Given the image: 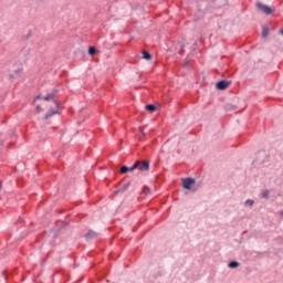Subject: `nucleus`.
Wrapping results in <instances>:
<instances>
[{
  "mask_svg": "<svg viewBox=\"0 0 283 283\" xmlns=\"http://www.w3.org/2000/svg\"><path fill=\"white\" fill-rule=\"evenodd\" d=\"M56 91H53L52 93H49L46 96L43 97V101H53L55 107L50 108L48 113L44 115V120H48L52 118V116H55V114H61V103H59L56 99Z\"/></svg>",
  "mask_w": 283,
  "mask_h": 283,
  "instance_id": "nucleus-1",
  "label": "nucleus"
},
{
  "mask_svg": "<svg viewBox=\"0 0 283 283\" xmlns=\"http://www.w3.org/2000/svg\"><path fill=\"white\" fill-rule=\"evenodd\" d=\"M182 187L184 189H192V191H198L200 187H202L201 181H196L193 178H186L182 180Z\"/></svg>",
  "mask_w": 283,
  "mask_h": 283,
  "instance_id": "nucleus-2",
  "label": "nucleus"
},
{
  "mask_svg": "<svg viewBox=\"0 0 283 283\" xmlns=\"http://www.w3.org/2000/svg\"><path fill=\"white\" fill-rule=\"evenodd\" d=\"M256 8L263 12V14H273V12H275V9L266 6V4H263L262 2H258L256 3Z\"/></svg>",
  "mask_w": 283,
  "mask_h": 283,
  "instance_id": "nucleus-3",
  "label": "nucleus"
},
{
  "mask_svg": "<svg viewBox=\"0 0 283 283\" xmlns=\"http://www.w3.org/2000/svg\"><path fill=\"white\" fill-rule=\"evenodd\" d=\"M21 74H23V69H17L13 73L9 74V78L10 81H14V78H19Z\"/></svg>",
  "mask_w": 283,
  "mask_h": 283,
  "instance_id": "nucleus-4",
  "label": "nucleus"
},
{
  "mask_svg": "<svg viewBox=\"0 0 283 283\" xmlns=\"http://www.w3.org/2000/svg\"><path fill=\"white\" fill-rule=\"evenodd\" d=\"M229 85H231V82L223 80V81L218 82L216 87H217V90H227V87H229Z\"/></svg>",
  "mask_w": 283,
  "mask_h": 283,
  "instance_id": "nucleus-5",
  "label": "nucleus"
},
{
  "mask_svg": "<svg viewBox=\"0 0 283 283\" xmlns=\"http://www.w3.org/2000/svg\"><path fill=\"white\" fill-rule=\"evenodd\" d=\"M138 167L139 171H149V160L140 161Z\"/></svg>",
  "mask_w": 283,
  "mask_h": 283,
  "instance_id": "nucleus-6",
  "label": "nucleus"
},
{
  "mask_svg": "<svg viewBox=\"0 0 283 283\" xmlns=\"http://www.w3.org/2000/svg\"><path fill=\"white\" fill-rule=\"evenodd\" d=\"M98 237V232H95L94 230H90L85 235L84 238L86 240H94V238H97Z\"/></svg>",
  "mask_w": 283,
  "mask_h": 283,
  "instance_id": "nucleus-7",
  "label": "nucleus"
},
{
  "mask_svg": "<svg viewBox=\"0 0 283 283\" xmlns=\"http://www.w3.org/2000/svg\"><path fill=\"white\" fill-rule=\"evenodd\" d=\"M229 269H238L240 266V262L238 261H231L229 264H228Z\"/></svg>",
  "mask_w": 283,
  "mask_h": 283,
  "instance_id": "nucleus-8",
  "label": "nucleus"
},
{
  "mask_svg": "<svg viewBox=\"0 0 283 283\" xmlns=\"http://www.w3.org/2000/svg\"><path fill=\"white\" fill-rule=\"evenodd\" d=\"M138 167H140V160L135 161L134 165L128 168V171H134L135 169H138Z\"/></svg>",
  "mask_w": 283,
  "mask_h": 283,
  "instance_id": "nucleus-9",
  "label": "nucleus"
},
{
  "mask_svg": "<svg viewBox=\"0 0 283 283\" xmlns=\"http://www.w3.org/2000/svg\"><path fill=\"white\" fill-rule=\"evenodd\" d=\"M143 59H145L146 61H150L151 54L147 51H143Z\"/></svg>",
  "mask_w": 283,
  "mask_h": 283,
  "instance_id": "nucleus-10",
  "label": "nucleus"
},
{
  "mask_svg": "<svg viewBox=\"0 0 283 283\" xmlns=\"http://www.w3.org/2000/svg\"><path fill=\"white\" fill-rule=\"evenodd\" d=\"M145 109L147 112H156V106H154V104H148L146 105Z\"/></svg>",
  "mask_w": 283,
  "mask_h": 283,
  "instance_id": "nucleus-11",
  "label": "nucleus"
},
{
  "mask_svg": "<svg viewBox=\"0 0 283 283\" xmlns=\"http://www.w3.org/2000/svg\"><path fill=\"white\" fill-rule=\"evenodd\" d=\"M253 205H255V201L252 199H248L244 202V207H253Z\"/></svg>",
  "mask_w": 283,
  "mask_h": 283,
  "instance_id": "nucleus-12",
  "label": "nucleus"
},
{
  "mask_svg": "<svg viewBox=\"0 0 283 283\" xmlns=\"http://www.w3.org/2000/svg\"><path fill=\"white\" fill-rule=\"evenodd\" d=\"M132 185V182H127L126 185H124L122 188L118 189V191H122V193L124 191H127V189H129V186Z\"/></svg>",
  "mask_w": 283,
  "mask_h": 283,
  "instance_id": "nucleus-13",
  "label": "nucleus"
},
{
  "mask_svg": "<svg viewBox=\"0 0 283 283\" xmlns=\"http://www.w3.org/2000/svg\"><path fill=\"white\" fill-rule=\"evenodd\" d=\"M88 54H90L91 56H94V54H96V48L90 46V48H88Z\"/></svg>",
  "mask_w": 283,
  "mask_h": 283,
  "instance_id": "nucleus-14",
  "label": "nucleus"
},
{
  "mask_svg": "<svg viewBox=\"0 0 283 283\" xmlns=\"http://www.w3.org/2000/svg\"><path fill=\"white\" fill-rule=\"evenodd\" d=\"M127 171H129V167H127V166L120 167V174H127Z\"/></svg>",
  "mask_w": 283,
  "mask_h": 283,
  "instance_id": "nucleus-15",
  "label": "nucleus"
},
{
  "mask_svg": "<svg viewBox=\"0 0 283 283\" xmlns=\"http://www.w3.org/2000/svg\"><path fill=\"white\" fill-rule=\"evenodd\" d=\"M226 109H227L228 112H231V109H235V106L232 105V104H227V105H226Z\"/></svg>",
  "mask_w": 283,
  "mask_h": 283,
  "instance_id": "nucleus-16",
  "label": "nucleus"
},
{
  "mask_svg": "<svg viewBox=\"0 0 283 283\" xmlns=\"http://www.w3.org/2000/svg\"><path fill=\"white\" fill-rule=\"evenodd\" d=\"M262 36H263L264 39H266V36H269V29H264V30H263Z\"/></svg>",
  "mask_w": 283,
  "mask_h": 283,
  "instance_id": "nucleus-17",
  "label": "nucleus"
},
{
  "mask_svg": "<svg viewBox=\"0 0 283 283\" xmlns=\"http://www.w3.org/2000/svg\"><path fill=\"white\" fill-rule=\"evenodd\" d=\"M143 192L146 193V195H147V193H151V189H149V188H147V187H144V188H143Z\"/></svg>",
  "mask_w": 283,
  "mask_h": 283,
  "instance_id": "nucleus-18",
  "label": "nucleus"
},
{
  "mask_svg": "<svg viewBox=\"0 0 283 283\" xmlns=\"http://www.w3.org/2000/svg\"><path fill=\"white\" fill-rule=\"evenodd\" d=\"M263 198H269V190H265V191L263 192Z\"/></svg>",
  "mask_w": 283,
  "mask_h": 283,
  "instance_id": "nucleus-19",
  "label": "nucleus"
},
{
  "mask_svg": "<svg viewBox=\"0 0 283 283\" xmlns=\"http://www.w3.org/2000/svg\"><path fill=\"white\" fill-rule=\"evenodd\" d=\"M42 107L41 105H38L36 108H35V112H38V114L41 112Z\"/></svg>",
  "mask_w": 283,
  "mask_h": 283,
  "instance_id": "nucleus-20",
  "label": "nucleus"
},
{
  "mask_svg": "<svg viewBox=\"0 0 283 283\" xmlns=\"http://www.w3.org/2000/svg\"><path fill=\"white\" fill-rule=\"evenodd\" d=\"M184 66H185V67H189V60H186V61H185Z\"/></svg>",
  "mask_w": 283,
  "mask_h": 283,
  "instance_id": "nucleus-21",
  "label": "nucleus"
},
{
  "mask_svg": "<svg viewBox=\"0 0 283 283\" xmlns=\"http://www.w3.org/2000/svg\"><path fill=\"white\" fill-rule=\"evenodd\" d=\"M41 95H38L34 101H41Z\"/></svg>",
  "mask_w": 283,
  "mask_h": 283,
  "instance_id": "nucleus-22",
  "label": "nucleus"
},
{
  "mask_svg": "<svg viewBox=\"0 0 283 283\" xmlns=\"http://www.w3.org/2000/svg\"><path fill=\"white\" fill-rule=\"evenodd\" d=\"M139 132L145 136V132H143V127H139Z\"/></svg>",
  "mask_w": 283,
  "mask_h": 283,
  "instance_id": "nucleus-23",
  "label": "nucleus"
},
{
  "mask_svg": "<svg viewBox=\"0 0 283 283\" xmlns=\"http://www.w3.org/2000/svg\"><path fill=\"white\" fill-rule=\"evenodd\" d=\"M118 193H122V191L116 190V191L114 192V196H118Z\"/></svg>",
  "mask_w": 283,
  "mask_h": 283,
  "instance_id": "nucleus-24",
  "label": "nucleus"
},
{
  "mask_svg": "<svg viewBox=\"0 0 283 283\" xmlns=\"http://www.w3.org/2000/svg\"><path fill=\"white\" fill-rule=\"evenodd\" d=\"M280 217L283 218V210L280 212Z\"/></svg>",
  "mask_w": 283,
  "mask_h": 283,
  "instance_id": "nucleus-25",
  "label": "nucleus"
},
{
  "mask_svg": "<svg viewBox=\"0 0 283 283\" xmlns=\"http://www.w3.org/2000/svg\"><path fill=\"white\" fill-rule=\"evenodd\" d=\"M0 190H1V181H0Z\"/></svg>",
  "mask_w": 283,
  "mask_h": 283,
  "instance_id": "nucleus-26",
  "label": "nucleus"
}]
</instances>
